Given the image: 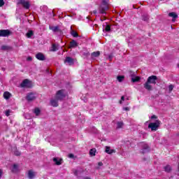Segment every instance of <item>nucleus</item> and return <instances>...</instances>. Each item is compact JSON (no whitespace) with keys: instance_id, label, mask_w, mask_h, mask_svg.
I'll return each instance as SVG.
<instances>
[{"instance_id":"nucleus-17","label":"nucleus","mask_w":179,"mask_h":179,"mask_svg":"<svg viewBox=\"0 0 179 179\" xmlns=\"http://www.w3.org/2000/svg\"><path fill=\"white\" fill-rule=\"evenodd\" d=\"M78 45V42H76V41L75 40H72L70 42V48H76Z\"/></svg>"},{"instance_id":"nucleus-22","label":"nucleus","mask_w":179,"mask_h":179,"mask_svg":"<svg viewBox=\"0 0 179 179\" xmlns=\"http://www.w3.org/2000/svg\"><path fill=\"white\" fill-rule=\"evenodd\" d=\"M91 57L92 58H97V57H100V52L99 51L93 52L91 54Z\"/></svg>"},{"instance_id":"nucleus-7","label":"nucleus","mask_w":179,"mask_h":179,"mask_svg":"<svg viewBox=\"0 0 179 179\" xmlns=\"http://www.w3.org/2000/svg\"><path fill=\"white\" fill-rule=\"evenodd\" d=\"M18 3L22 5L24 9H29L30 8V2L27 1L26 0H20Z\"/></svg>"},{"instance_id":"nucleus-26","label":"nucleus","mask_w":179,"mask_h":179,"mask_svg":"<svg viewBox=\"0 0 179 179\" xmlns=\"http://www.w3.org/2000/svg\"><path fill=\"white\" fill-rule=\"evenodd\" d=\"M3 97L6 100H9L10 99V93L6 92L3 93Z\"/></svg>"},{"instance_id":"nucleus-12","label":"nucleus","mask_w":179,"mask_h":179,"mask_svg":"<svg viewBox=\"0 0 179 179\" xmlns=\"http://www.w3.org/2000/svg\"><path fill=\"white\" fill-rule=\"evenodd\" d=\"M64 62L69 64V65H73L75 64V62L73 59L71 57H66V59L64 60Z\"/></svg>"},{"instance_id":"nucleus-13","label":"nucleus","mask_w":179,"mask_h":179,"mask_svg":"<svg viewBox=\"0 0 179 179\" xmlns=\"http://www.w3.org/2000/svg\"><path fill=\"white\" fill-rule=\"evenodd\" d=\"M58 101H59L57 98L52 99L50 100V104L52 107H58Z\"/></svg>"},{"instance_id":"nucleus-9","label":"nucleus","mask_w":179,"mask_h":179,"mask_svg":"<svg viewBox=\"0 0 179 179\" xmlns=\"http://www.w3.org/2000/svg\"><path fill=\"white\" fill-rule=\"evenodd\" d=\"M50 30H52L54 33H61V29H59V26H49Z\"/></svg>"},{"instance_id":"nucleus-35","label":"nucleus","mask_w":179,"mask_h":179,"mask_svg":"<svg viewBox=\"0 0 179 179\" xmlns=\"http://www.w3.org/2000/svg\"><path fill=\"white\" fill-rule=\"evenodd\" d=\"M173 89H174V85H170L169 86V91L170 92H173Z\"/></svg>"},{"instance_id":"nucleus-41","label":"nucleus","mask_w":179,"mask_h":179,"mask_svg":"<svg viewBox=\"0 0 179 179\" xmlns=\"http://www.w3.org/2000/svg\"><path fill=\"white\" fill-rule=\"evenodd\" d=\"M69 157L70 159H73V157H75V155L73 154H69Z\"/></svg>"},{"instance_id":"nucleus-28","label":"nucleus","mask_w":179,"mask_h":179,"mask_svg":"<svg viewBox=\"0 0 179 179\" xmlns=\"http://www.w3.org/2000/svg\"><path fill=\"white\" fill-rule=\"evenodd\" d=\"M164 169L166 173H170V171H171V166L170 165H166L164 167Z\"/></svg>"},{"instance_id":"nucleus-33","label":"nucleus","mask_w":179,"mask_h":179,"mask_svg":"<svg viewBox=\"0 0 179 179\" xmlns=\"http://www.w3.org/2000/svg\"><path fill=\"white\" fill-rule=\"evenodd\" d=\"M143 20L144 22H148L149 20V15H143Z\"/></svg>"},{"instance_id":"nucleus-8","label":"nucleus","mask_w":179,"mask_h":179,"mask_svg":"<svg viewBox=\"0 0 179 179\" xmlns=\"http://www.w3.org/2000/svg\"><path fill=\"white\" fill-rule=\"evenodd\" d=\"M36 94H34V93L33 92L29 93L26 96V99L27 100V101H33L36 100Z\"/></svg>"},{"instance_id":"nucleus-14","label":"nucleus","mask_w":179,"mask_h":179,"mask_svg":"<svg viewBox=\"0 0 179 179\" xmlns=\"http://www.w3.org/2000/svg\"><path fill=\"white\" fill-rule=\"evenodd\" d=\"M169 17H173L172 22H176V19L178 17V15H177L175 12H171L169 13Z\"/></svg>"},{"instance_id":"nucleus-44","label":"nucleus","mask_w":179,"mask_h":179,"mask_svg":"<svg viewBox=\"0 0 179 179\" xmlns=\"http://www.w3.org/2000/svg\"><path fill=\"white\" fill-rule=\"evenodd\" d=\"M98 166H99V167H101V166H103V162H99Z\"/></svg>"},{"instance_id":"nucleus-45","label":"nucleus","mask_w":179,"mask_h":179,"mask_svg":"<svg viewBox=\"0 0 179 179\" xmlns=\"http://www.w3.org/2000/svg\"><path fill=\"white\" fill-rule=\"evenodd\" d=\"M73 173H74V176H78V171L76 170L73 171Z\"/></svg>"},{"instance_id":"nucleus-49","label":"nucleus","mask_w":179,"mask_h":179,"mask_svg":"<svg viewBox=\"0 0 179 179\" xmlns=\"http://www.w3.org/2000/svg\"><path fill=\"white\" fill-rule=\"evenodd\" d=\"M84 179H90V178H89L86 177V178H84Z\"/></svg>"},{"instance_id":"nucleus-15","label":"nucleus","mask_w":179,"mask_h":179,"mask_svg":"<svg viewBox=\"0 0 179 179\" xmlns=\"http://www.w3.org/2000/svg\"><path fill=\"white\" fill-rule=\"evenodd\" d=\"M103 31L105 30L106 32L108 33V32L111 31V26L107 23L103 24Z\"/></svg>"},{"instance_id":"nucleus-50","label":"nucleus","mask_w":179,"mask_h":179,"mask_svg":"<svg viewBox=\"0 0 179 179\" xmlns=\"http://www.w3.org/2000/svg\"><path fill=\"white\" fill-rule=\"evenodd\" d=\"M101 21L103 22V19H101Z\"/></svg>"},{"instance_id":"nucleus-10","label":"nucleus","mask_w":179,"mask_h":179,"mask_svg":"<svg viewBox=\"0 0 179 179\" xmlns=\"http://www.w3.org/2000/svg\"><path fill=\"white\" fill-rule=\"evenodd\" d=\"M53 162L56 164V166H61V164H62L64 160L62 159H59L58 157H54Z\"/></svg>"},{"instance_id":"nucleus-42","label":"nucleus","mask_w":179,"mask_h":179,"mask_svg":"<svg viewBox=\"0 0 179 179\" xmlns=\"http://www.w3.org/2000/svg\"><path fill=\"white\" fill-rule=\"evenodd\" d=\"M33 58L31 57H28L27 61H32Z\"/></svg>"},{"instance_id":"nucleus-11","label":"nucleus","mask_w":179,"mask_h":179,"mask_svg":"<svg viewBox=\"0 0 179 179\" xmlns=\"http://www.w3.org/2000/svg\"><path fill=\"white\" fill-rule=\"evenodd\" d=\"M36 58L38 59L39 61H45V56H44V54L41 52H38L36 55Z\"/></svg>"},{"instance_id":"nucleus-5","label":"nucleus","mask_w":179,"mask_h":179,"mask_svg":"<svg viewBox=\"0 0 179 179\" xmlns=\"http://www.w3.org/2000/svg\"><path fill=\"white\" fill-rule=\"evenodd\" d=\"M141 146L142 148L141 149V153H143V155H145V153H149V152H150V148L149 147V145L145 143H142L141 144Z\"/></svg>"},{"instance_id":"nucleus-20","label":"nucleus","mask_w":179,"mask_h":179,"mask_svg":"<svg viewBox=\"0 0 179 179\" xmlns=\"http://www.w3.org/2000/svg\"><path fill=\"white\" fill-rule=\"evenodd\" d=\"M19 170V166L17 164H15L13 165V169H11L12 173H17Z\"/></svg>"},{"instance_id":"nucleus-31","label":"nucleus","mask_w":179,"mask_h":179,"mask_svg":"<svg viewBox=\"0 0 179 179\" xmlns=\"http://www.w3.org/2000/svg\"><path fill=\"white\" fill-rule=\"evenodd\" d=\"M117 128L120 129V128H122V127H124V122H118L117 123Z\"/></svg>"},{"instance_id":"nucleus-30","label":"nucleus","mask_w":179,"mask_h":179,"mask_svg":"<svg viewBox=\"0 0 179 179\" xmlns=\"http://www.w3.org/2000/svg\"><path fill=\"white\" fill-rule=\"evenodd\" d=\"M71 34L73 36V37H78L79 36L78 32H76L75 30H71Z\"/></svg>"},{"instance_id":"nucleus-47","label":"nucleus","mask_w":179,"mask_h":179,"mask_svg":"<svg viewBox=\"0 0 179 179\" xmlns=\"http://www.w3.org/2000/svg\"><path fill=\"white\" fill-rule=\"evenodd\" d=\"M2 177V170L0 169V178Z\"/></svg>"},{"instance_id":"nucleus-3","label":"nucleus","mask_w":179,"mask_h":179,"mask_svg":"<svg viewBox=\"0 0 179 179\" xmlns=\"http://www.w3.org/2000/svg\"><path fill=\"white\" fill-rule=\"evenodd\" d=\"M159 127H160V120H157L155 121V122H150L148 124L149 129H151V131L152 132L157 131V129H159Z\"/></svg>"},{"instance_id":"nucleus-1","label":"nucleus","mask_w":179,"mask_h":179,"mask_svg":"<svg viewBox=\"0 0 179 179\" xmlns=\"http://www.w3.org/2000/svg\"><path fill=\"white\" fill-rule=\"evenodd\" d=\"M156 80H157V76H156L148 77L147 81L143 85L145 90L148 92L153 90V86H152V85H156Z\"/></svg>"},{"instance_id":"nucleus-18","label":"nucleus","mask_w":179,"mask_h":179,"mask_svg":"<svg viewBox=\"0 0 179 179\" xmlns=\"http://www.w3.org/2000/svg\"><path fill=\"white\" fill-rule=\"evenodd\" d=\"M105 152L108 153V155H112V153H115V150H111L110 147L106 146Z\"/></svg>"},{"instance_id":"nucleus-16","label":"nucleus","mask_w":179,"mask_h":179,"mask_svg":"<svg viewBox=\"0 0 179 179\" xmlns=\"http://www.w3.org/2000/svg\"><path fill=\"white\" fill-rule=\"evenodd\" d=\"M36 177V173L33 170L28 171V178L33 179Z\"/></svg>"},{"instance_id":"nucleus-19","label":"nucleus","mask_w":179,"mask_h":179,"mask_svg":"<svg viewBox=\"0 0 179 179\" xmlns=\"http://www.w3.org/2000/svg\"><path fill=\"white\" fill-rule=\"evenodd\" d=\"M1 50H2V51H10V50H12V47L9 45H2Z\"/></svg>"},{"instance_id":"nucleus-6","label":"nucleus","mask_w":179,"mask_h":179,"mask_svg":"<svg viewBox=\"0 0 179 179\" xmlns=\"http://www.w3.org/2000/svg\"><path fill=\"white\" fill-rule=\"evenodd\" d=\"M12 34V31L9 29H1L0 30V37H9Z\"/></svg>"},{"instance_id":"nucleus-32","label":"nucleus","mask_w":179,"mask_h":179,"mask_svg":"<svg viewBox=\"0 0 179 179\" xmlns=\"http://www.w3.org/2000/svg\"><path fill=\"white\" fill-rule=\"evenodd\" d=\"M118 82H122L124 79H125V77L124 76H118L117 78Z\"/></svg>"},{"instance_id":"nucleus-38","label":"nucleus","mask_w":179,"mask_h":179,"mask_svg":"<svg viewBox=\"0 0 179 179\" xmlns=\"http://www.w3.org/2000/svg\"><path fill=\"white\" fill-rule=\"evenodd\" d=\"M5 5V1L3 0H0V8Z\"/></svg>"},{"instance_id":"nucleus-37","label":"nucleus","mask_w":179,"mask_h":179,"mask_svg":"<svg viewBox=\"0 0 179 179\" xmlns=\"http://www.w3.org/2000/svg\"><path fill=\"white\" fill-rule=\"evenodd\" d=\"M6 117H9L10 115V110H7L6 111Z\"/></svg>"},{"instance_id":"nucleus-27","label":"nucleus","mask_w":179,"mask_h":179,"mask_svg":"<svg viewBox=\"0 0 179 179\" xmlns=\"http://www.w3.org/2000/svg\"><path fill=\"white\" fill-rule=\"evenodd\" d=\"M34 113L36 115L38 116L40 115V114L41 113V110H40V108H36L34 110Z\"/></svg>"},{"instance_id":"nucleus-46","label":"nucleus","mask_w":179,"mask_h":179,"mask_svg":"<svg viewBox=\"0 0 179 179\" xmlns=\"http://www.w3.org/2000/svg\"><path fill=\"white\" fill-rule=\"evenodd\" d=\"M124 110H125L126 111H129V108L128 107L124 108Z\"/></svg>"},{"instance_id":"nucleus-23","label":"nucleus","mask_w":179,"mask_h":179,"mask_svg":"<svg viewBox=\"0 0 179 179\" xmlns=\"http://www.w3.org/2000/svg\"><path fill=\"white\" fill-rule=\"evenodd\" d=\"M58 45L53 43L52 45V49L50 50V51L55 52V51H58Z\"/></svg>"},{"instance_id":"nucleus-2","label":"nucleus","mask_w":179,"mask_h":179,"mask_svg":"<svg viewBox=\"0 0 179 179\" xmlns=\"http://www.w3.org/2000/svg\"><path fill=\"white\" fill-rule=\"evenodd\" d=\"M99 13L103 15L104 19H106V15H107V10H108V0H103L102 5L99 8Z\"/></svg>"},{"instance_id":"nucleus-34","label":"nucleus","mask_w":179,"mask_h":179,"mask_svg":"<svg viewBox=\"0 0 179 179\" xmlns=\"http://www.w3.org/2000/svg\"><path fill=\"white\" fill-rule=\"evenodd\" d=\"M14 155H15V156H20L21 153H20V152L19 150H15L14 151Z\"/></svg>"},{"instance_id":"nucleus-39","label":"nucleus","mask_w":179,"mask_h":179,"mask_svg":"<svg viewBox=\"0 0 179 179\" xmlns=\"http://www.w3.org/2000/svg\"><path fill=\"white\" fill-rule=\"evenodd\" d=\"M121 100H122V101H120V104H122V101H124L125 100V96H122L121 97Z\"/></svg>"},{"instance_id":"nucleus-4","label":"nucleus","mask_w":179,"mask_h":179,"mask_svg":"<svg viewBox=\"0 0 179 179\" xmlns=\"http://www.w3.org/2000/svg\"><path fill=\"white\" fill-rule=\"evenodd\" d=\"M65 97H66V94H65V90H60L57 92L55 98L59 100V101H62L64 99H65Z\"/></svg>"},{"instance_id":"nucleus-21","label":"nucleus","mask_w":179,"mask_h":179,"mask_svg":"<svg viewBox=\"0 0 179 179\" xmlns=\"http://www.w3.org/2000/svg\"><path fill=\"white\" fill-rule=\"evenodd\" d=\"M27 85H29V80L27 79H25L20 84V86L21 87H27Z\"/></svg>"},{"instance_id":"nucleus-36","label":"nucleus","mask_w":179,"mask_h":179,"mask_svg":"<svg viewBox=\"0 0 179 179\" xmlns=\"http://www.w3.org/2000/svg\"><path fill=\"white\" fill-rule=\"evenodd\" d=\"M83 55H84V57H89V55H90V53H89V52L86 51L83 53Z\"/></svg>"},{"instance_id":"nucleus-43","label":"nucleus","mask_w":179,"mask_h":179,"mask_svg":"<svg viewBox=\"0 0 179 179\" xmlns=\"http://www.w3.org/2000/svg\"><path fill=\"white\" fill-rule=\"evenodd\" d=\"M108 59H109V61H111L113 59V55H110L108 56Z\"/></svg>"},{"instance_id":"nucleus-48","label":"nucleus","mask_w":179,"mask_h":179,"mask_svg":"<svg viewBox=\"0 0 179 179\" xmlns=\"http://www.w3.org/2000/svg\"><path fill=\"white\" fill-rule=\"evenodd\" d=\"M93 13H94V15H96V13H97V10H94Z\"/></svg>"},{"instance_id":"nucleus-51","label":"nucleus","mask_w":179,"mask_h":179,"mask_svg":"<svg viewBox=\"0 0 179 179\" xmlns=\"http://www.w3.org/2000/svg\"><path fill=\"white\" fill-rule=\"evenodd\" d=\"M178 67H179V64H178Z\"/></svg>"},{"instance_id":"nucleus-24","label":"nucleus","mask_w":179,"mask_h":179,"mask_svg":"<svg viewBox=\"0 0 179 179\" xmlns=\"http://www.w3.org/2000/svg\"><path fill=\"white\" fill-rule=\"evenodd\" d=\"M26 36L28 38H31L32 36H34V32L31 30L28 31L27 33L26 34Z\"/></svg>"},{"instance_id":"nucleus-25","label":"nucleus","mask_w":179,"mask_h":179,"mask_svg":"<svg viewBox=\"0 0 179 179\" xmlns=\"http://www.w3.org/2000/svg\"><path fill=\"white\" fill-rule=\"evenodd\" d=\"M140 80H141V77H139V76H136V77L131 78V82H133V83L139 82Z\"/></svg>"},{"instance_id":"nucleus-40","label":"nucleus","mask_w":179,"mask_h":179,"mask_svg":"<svg viewBox=\"0 0 179 179\" xmlns=\"http://www.w3.org/2000/svg\"><path fill=\"white\" fill-rule=\"evenodd\" d=\"M151 120H157V116H156V115H153L151 116Z\"/></svg>"},{"instance_id":"nucleus-29","label":"nucleus","mask_w":179,"mask_h":179,"mask_svg":"<svg viewBox=\"0 0 179 179\" xmlns=\"http://www.w3.org/2000/svg\"><path fill=\"white\" fill-rule=\"evenodd\" d=\"M90 156H96V148H92L90 150Z\"/></svg>"}]
</instances>
